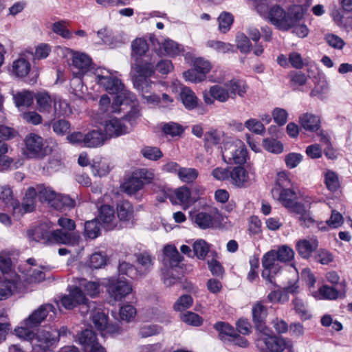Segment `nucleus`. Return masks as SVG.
I'll list each match as a JSON object with an SVG mask.
<instances>
[{
	"label": "nucleus",
	"instance_id": "41",
	"mask_svg": "<svg viewBox=\"0 0 352 352\" xmlns=\"http://www.w3.org/2000/svg\"><path fill=\"white\" fill-rule=\"evenodd\" d=\"M144 186V182L139 180L134 174L132 175L123 184V190L128 195L135 194Z\"/></svg>",
	"mask_w": 352,
	"mask_h": 352
},
{
	"label": "nucleus",
	"instance_id": "45",
	"mask_svg": "<svg viewBox=\"0 0 352 352\" xmlns=\"http://www.w3.org/2000/svg\"><path fill=\"white\" fill-rule=\"evenodd\" d=\"M236 47L242 54H248L252 48L250 38L243 32H239L235 38Z\"/></svg>",
	"mask_w": 352,
	"mask_h": 352
},
{
	"label": "nucleus",
	"instance_id": "11",
	"mask_svg": "<svg viewBox=\"0 0 352 352\" xmlns=\"http://www.w3.org/2000/svg\"><path fill=\"white\" fill-rule=\"evenodd\" d=\"M221 219V214L216 208H212L208 212H199L192 217V221L203 230L213 227L214 224Z\"/></svg>",
	"mask_w": 352,
	"mask_h": 352
},
{
	"label": "nucleus",
	"instance_id": "15",
	"mask_svg": "<svg viewBox=\"0 0 352 352\" xmlns=\"http://www.w3.org/2000/svg\"><path fill=\"white\" fill-rule=\"evenodd\" d=\"M183 260V256L179 254L175 246L166 245L163 250L162 263L163 267L174 270L178 267Z\"/></svg>",
	"mask_w": 352,
	"mask_h": 352
},
{
	"label": "nucleus",
	"instance_id": "23",
	"mask_svg": "<svg viewBox=\"0 0 352 352\" xmlns=\"http://www.w3.org/2000/svg\"><path fill=\"white\" fill-rule=\"evenodd\" d=\"M0 201L6 206L12 207L14 215H16V210H21L19 203L14 199L12 190L8 185L0 186Z\"/></svg>",
	"mask_w": 352,
	"mask_h": 352
},
{
	"label": "nucleus",
	"instance_id": "40",
	"mask_svg": "<svg viewBox=\"0 0 352 352\" xmlns=\"http://www.w3.org/2000/svg\"><path fill=\"white\" fill-rule=\"evenodd\" d=\"M158 44L160 45V52L164 55L174 56L180 52L179 45L170 38L164 39L161 43H158Z\"/></svg>",
	"mask_w": 352,
	"mask_h": 352
},
{
	"label": "nucleus",
	"instance_id": "6",
	"mask_svg": "<svg viewBox=\"0 0 352 352\" xmlns=\"http://www.w3.org/2000/svg\"><path fill=\"white\" fill-rule=\"evenodd\" d=\"M96 69V82L102 86L110 94H118L123 91L125 98H128L130 101L135 100V96L130 91L124 90V85L120 79L116 77L104 75L103 72H98Z\"/></svg>",
	"mask_w": 352,
	"mask_h": 352
},
{
	"label": "nucleus",
	"instance_id": "55",
	"mask_svg": "<svg viewBox=\"0 0 352 352\" xmlns=\"http://www.w3.org/2000/svg\"><path fill=\"white\" fill-rule=\"evenodd\" d=\"M234 21L233 16L228 12H223L218 17L219 29L223 33L230 30Z\"/></svg>",
	"mask_w": 352,
	"mask_h": 352
},
{
	"label": "nucleus",
	"instance_id": "57",
	"mask_svg": "<svg viewBox=\"0 0 352 352\" xmlns=\"http://www.w3.org/2000/svg\"><path fill=\"white\" fill-rule=\"evenodd\" d=\"M181 320L187 324L199 327L202 324L203 320L197 314L187 311L181 315Z\"/></svg>",
	"mask_w": 352,
	"mask_h": 352
},
{
	"label": "nucleus",
	"instance_id": "27",
	"mask_svg": "<svg viewBox=\"0 0 352 352\" xmlns=\"http://www.w3.org/2000/svg\"><path fill=\"white\" fill-rule=\"evenodd\" d=\"M105 134L99 130H93L85 134V146L95 148L104 144Z\"/></svg>",
	"mask_w": 352,
	"mask_h": 352
},
{
	"label": "nucleus",
	"instance_id": "51",
	"mask_svg": "<svg viewBox=\"0 0 352 352\" xmlns=\"http://www.w3.org/2000/svg\"><path fill=\"white\" fill-rule=\"evenodd\" d=\"M275 252L280 263L289 262L294 257V250L286 245L280 246L278 250H275Z\"/></svg>",
	"mask_w": 352,
	"mask_h": 352
},
{
	"label": "nucleus",
	"instance_id": "20",
	"mask_svg": "<svg viewBox=\"0 0 352 352\" xmlns=\"http://www.w3.org/2000/svg\"><path fill=\"white\" fill-rule=\"evenodd\" d=\"M10 93L14 103L18 109L21 107L28 108L33 104L34 94L32 91L26 89L18 91L11 90Z\"/></svg>",
	"mask_w": 352,
	"mask_h": 352
},
{
	"label": "nucleus",
	"instance_id": "36",
	"mask_svg": "<svg viewBox=\"0 0 352 352\" xmlns=\"http://www.w3.org/2000/svg\"><path fill=\"white\" fill-rule=\"evenodd\" d=\"M76 236L71 232L63 230L52 231V244H71L76 241Z\"/></svg>",
	"mask_w": 352,
	"mask_h": 352
},
{
	"label": "nucleus",
	"instance_id": "63",
	"mask_svg": "<svg viewBox=\"0 0 352 352\" xmlns=\"http://www.w3.org/2000/svg\"><path fill=\"white\" fill-rule=\"evenodd\" d=\"M325 184L331 192H335L338 189L339 181L337 175L334 172L331 170L327 172L325 174Z\"/></svg>",
	"mask_w": 352,
	"mask_h": 352
},
{
	"label": "nucleus",
	"instance_id": "26",
	"mask_svg": "<svg viewBox=\"0 0 352 352\" xmlns=\"http://www.w3.org/2000/svg\"><path fill=\"white\" fill-rule=\"evenodd\" d=\"M33 240L44 245H51L52 231H50L46 225H41L32 231Z\"/></svg>",
	"mask_w": 352,
	"mask_h": 352
},
{
	"label": "nucleus",
	"instance_id": "62",
	"mask_svg": "<svg viewBox=\"0 0 352 352\" xmlns=\"http://www.w3.org/2000/svg\"><path fill=\"white\" fill-rule=\"evenodd\" d=\"M52 129L57 135H63L69 131L70 123L66 120L60 119L52 123Z\"/></svg>",
	"mask_w": 352,
	"mask_h": 352
},
{
	"label": "nucleus",
	"instance_id": "46",
	"mask_svg": "<svg viewBox=\"0 0 352 352\" xmlns=\"http://www.w3.org/2000/svg\"><path fill=\"white\" fill-rule=\"evenodd\" d=\"M135 70L141 78L146 79L154 74L155 66L153 63L142 61L135 65Z\"/></svg>",
	"mask_w": 352,
	"mask_h": 352
},
{
	"label": "nucleus",
	"instance_id": "37",
	"mask_svg": "<svg viewBox=\"0 0 352 352\" xmlns=\"http://www.w3.org/2000/svg\"><path fill=\"white\" fill-rule=\"evenodd\" d=\"M225 87L228 90L231 98H234L236 94L243 96L247 91L246 84L239 80H231L225 84Z\"/></svg>",
	"mask_w": 352,
	"mask_h": 352
},
{
	"label": "nucleus",
	"instance_id": "10",
	"mask_svg": "<svg viewBox=\"0 0 352 352\" xmlns=\"http://www.w3.org/2000/svg\"><path fill=\"white\" fill-rule=\"evenodd\" d=\"M77 339L85 352H106V349L98 343L96 334L92 330L82 331L78 334Z\"/></svg>",
	"mask_w": 352,
	"mask_h": 352
},
{
	"label": "nucleus",
	"instance_id": "24",
	"mask_svg": "<svg viewBox=\"0 0 352 352\" xmlns=\"http://www.w3.org/2000/svg\"><path fill=\"white\" fill-rule=\"evenodd\" d=\"M92 322L95 327L102 331L107 328V331L110 333H118L119 327L118 325L107 326V316L105 314L100 311L95 312L92 314Z\"/></svg>",
	"mask_w": 352,
	"mask_h": 352
},
{
	"label": "nucleus",
	"instance_id": "31",
	"mask_svg": "<svg viewBox=\"0 0 352 352\" xmlns=\"http://www.w3.org/2000/svg\"><path fill=\"white\" fill-rule=\"evenodd\" d=\"M318 243L317 240L311 241L304 239L299 241L296 244L297 252L303 258H308L311 253L316 250Z\"/></svg>",
	"mask_w": 352,
	"mask_h": 352
},
{
	"label": "nucleus",
	"instance_id": "64",
	"mask_svg": "<svg viewBox=\"0 0 352 352\" xmlns=\"http://www.w3.org/2000/svg\"><path fill=\"white\" fill-rule=\"evenodd\" d=\"M142 155L150 160H157L162 157V151L157 147L145 146L141 151Z\"/></svg>",
	"mask_w": 352,
	"mask_h": 352
},
{
	"label": "nucleus",
	"instance_id": "52",
	"mask_svg": "<svg viewBox=\"0 0 352 352\" xmlns=\"http://www.w3.org/2000/svg\"><path fill=\"white\" fill-rule=\"evenodd\" d=\"M80 289L83 288L85 294L91 297L96 296L100 293V285L97 282L87 281L83 279L80 283Z\"/></svg>",
	"mask_w": 352,
	"mask_h": 352
},
{
	"label": "nucleus",
	"instance_id": "29",
	"mask_svg": "<svg viewBox=\"0 0 352 352\" xmlns=\"http://www.w3.org/2000/svg\"><path fill=\"white\" fill-rule=\"evenodd\" d=\"M229 175L230 182L234 186L241 188L245 186V182L248 181V174L246 170L241 166L233 168Z\"/></svg>",
	"mask_w": 352,
	"mask_h": 352
},
{
	"label": "nucleus",
	"instance_id": "22",
	"mask_svg": "<svg viewBox=\"0 0 352 352\" xmlns=\"http://www.w3.org/2000/svg\"><path fill=\"white\" fill-rule=\"evenodd\" d=\"M106 132L105 136L108 135L110 138L118 137L129 132L128 127L123 124L121 120L117 118H111L109 120L104 126Z\"/></svg>",
	"mask_w": 352,
	"mask_h": 352
},
{
	"label": "nucleus",
	"instance_id": "12",
	"mask_svg": "<svg viewBox=\"0 0 352 352\" xmlns=\"http://www.w3.org/2000/svg\"><path fill=\"white\" fill-rule=\"evenodd\" d=\"M26 155L28 157H40L43 155V139L42 137L30 133L25 139Z\"/></svg>",
	"mask_w": 352,
	"mask_h": 352
},
{
	"label": "nucleus",
	"instance_id": "2",
	"mask_svg": "<svg viewBox=\"0 0 352 352\" xmlns=\"http://www.w3.org/2000/svg\"><path fill=\"white\" fill-rule=\"evenodd\" d=\"M304 13L300 6H294L285 12L282 7L276 5L270 8L267 12V19L272 24L280 30L287 31L295 25Z\"/></svg>",
	"mask_w": 352,
	"mask_h": 352
},
{
	"label": "nucleus",
	"instance_id": "56",
	"mask_svg": "<svg viewBox=\"0 0 352 352\" xmlns=\"http://www.w3.org/2000/svg\"><path fill=\"white\" fill-rule=\"evenodd\" d=\"M244 125L249 131L257 135H263L265 131L263 124L254 118L246 120Z\"/></svg>",
	"mask_w": 352,
	"mask_h": 352
},
{
	"label": "nucleus",
	"instance_id": "18",
	"mask_svg": "<svg viewBox=\"0 0 352 352\" xmlns=\"http://www.w3.org/2000/svg\"><path fill=\"white\" fill-rule=\"evenodd\" d=\"M319 293L322 299L332 300L338 298H344L346 294V286L344 282H342L338 288L324 285L320 287Z\"/></svg>",
	"mask_w": 352,
	"mask_h": 352
},
{
	"label": "nucleus",
	"instance_id": "49",
	"mask_svg": "<svg viewBox=\"0 0 352 352\" xmlns=\"http://www.w3.org/2000/svg\"><path fill=\"white\" fill-rule=\"evenodd\" d=\"M198 170L194 168L182 167L178 172L179 179L185 183L193 182L198 177Z\"/></svg>",
	"mask_w": 352,
	"mask_h": 352
},
{
	"label": "nucleus",
	"instance_id": "44",
	"mask_svg": "<svg viewBox=\"0 0 352 352\" xmlns=\"http://www.w3.org/2000/svg\"><path fill=\"white\" fill-rule=\"evenodd\" d=\"M193 256H196L200 260H204L208 254L210 246L206 241L203 239L197 240L192 245Z\"/></svg>",
	"mask_w": 352,
	"mask_h": 352
},
{
	"label": "nucleus",
	"instance_id": "9",
	"mask_svg": "<svg viewBox=\"0 0 352 352\" xmlns=\"http://www.w3.org/2000/svg\"><path fill=\"white\" fill-rule=\"evenodd\" d=\"M279 263L280 262L277 258L275 250L267 252L262 258V266L263 267L262 276L275 287H277V285L274 282V276L277 274L281 269Z\"/></svg>",
	"mask_w": 352,
	"mask_h": 352
},
{
	"label": "nucleus",
	"instance_id": "50",
	"mask_svg": "<svg viewBox=\"0 0 352 352\" xmlns=\"http://www.w3.org/2000/svg\"><path fill=\"white\" fill-rule=\"evenodd\" d=\"M132 55L142 56L148 50L147 42L142 38H137L131 43Z\"/></svg>",
	"mask_w": 352,
	"mask_h": 352
},
{
	"label": "nucleus",
	"instance_id": "38",
	"mask_svg": "<svg viewBox=\"0 0 352 352\" xmlns=\"http://www.w3.org/2000/svg\"><path fill=\"white\" fill-rule=\"evenodd\" d=\"M175 196L184 207L188 208L195 202L190 196V190L188 187L183 186L175 190Z\"/></svg>",
	"mask_w": 352,
	"mask_h": 352
},
{
	"label": "nucleus",
	"instance_id": "13",
	"mask_svg": "<svg viewBox=\"0 0 352 352\" xmlns=\"http://www.w3.org/2000/svg\"><path fill=\"white\" fill-rule=\"evenodd\" d=\"M21 286L20 276L13 274L10 278L7 277L3 280L0 287V300H3L19 292Z\"/></svg>",
	"mask_w": 352,
	"mask_h": 352
},
{
	"label": "nucleus",
	"instance_id": "8",
	"mask_svg": "<svg viewBox=\"0 0 352 352\" xmlns=\"http://www.w3.org/2000/svg\"><path fill=\"white\" fill-rule=\"evenodd\" d=\"M132 291L131 285L126 280L111 278L109 279L107 292L111 303L122 300Z\"/></svg>",
	"mask_w": 352,
	"mask_h": 352
},
{
	"label": "nucleus",
	"instance_id": "5",
	"mask_svg": "<svg viewBox=\"0 0 352 352\" xmlns=\"http://www.w3.org/2000/svg\"><path fill=\"white\" fill-rule=\"evenodd\" d=\"M223 160L228 164H243L246 162L247 149L239 140L228 141L221 148Z\"/></svg>",
	"mask_w": 352,
	"mask_h": 352
},
{
	"label": "nucleus",
	"instance_id": "3",
	"mask_svg": "<svg viewBox=\"0 0 352 352\" xmlns=\"http://www.w3.org/2000/svg\"><path fill=\"white\" fill-rule=\"evenodd\" d=\"M256 345L262 352H283L285 349L293 351V343L289 339L274 335L270 329L258 335Z\"/></svg>",
	"mask_w": 352,
	"mask_h": 352
},
{
	"label": "nucleus",
	"instance_id": "17",
	"mask_svg": "<svg viewBox=\"0 0 352 352\" xmlns=\"http://www.w3.org/2000/svg\"><path fill=\"white\" fill-rule=\"evenodd\" d=\"M87 299L78 287H75L72 289L69 295L64 296L61 300V305L67 309H72L78 305L86 304Z\"/></svg>",
	"mask_w": 352,
	"mask_h": 352
},
{
	"label": "nucleus",
	"instance_id": "54",
	"mask_svg": "<svg viewBox=\"0 0 352 352\" xmlns=\"http://www.w3.org/2000/svg\"><path fill=\"white\" fill-rule=\"evenodd\" d=\"M65 24L66 21L63 20L55 22L52 24V30L55 34L63 38H72V33L67 28Z\"/></svg>",
	"mask_w": 352,
	"mask_h": 352
},
{
	"label": "nucleus",
	"instance_id": "53",
	"mask_svg": "<svg viewBox=\"0 0 352 352\" xmlns=\"http://www.w3.org/2000/svg\"><path fill=\"white\" fill-rule=\"evenodd\" d=\"M54 115L57 117L67 116L72 112L69 103L65 100L54 101Z\"/></svg>",
	"mask_w": 352,
	"mask_h": 352
},
{
	"label": "nucleus",
	"instance_id": "25",
	"mask_svg": "<svg viewBox=\"0 0 352 352\" xmlns=\"http://www.w3.org/2000/svg\"><path fill=\"white\" fill-rule=\"evenodd\" d=\"M99 219L103 223L104 228L111 230L115 228L113 221L115 219L113 208L109 205H102L99 208Z\"/></svg>",
	"mask_w": 352,
	"mask_h": 352
},
{
	"label": "nucleus",
	"instance_id": "7",
	"mask_svg": "<svg viewBox=\"0 0 352 352\" xmlns=\"http://www.w3.org/2000/svg\"><path fill=\"white\" fill-rule=\"evenodd\" d=\"M70 66L74 76L78 79L89 72H96L92 65L91 58L84 53H73Z\"/></svg>",
	"mask_w": 352,
	"mask_h": 352
},
{
	"label": "nucleus",
	"instance_id": "16",
	"mask_svg": "<svg viewBox=\"0 0 352 352\" xmlns=\"http://www.w3.org/2000/svg\"><path fill=\"white\" fill-rule=\"evenodd\" d=\"M203 98L206 104H212L215 100L221 102H226L230 98V94L226 87L216 85L212 86L208 92H204Z\"/></svg>",
	"mask_w": 352,
	"mask_h": 352
},
{
	"label": "nucleus",
	"instance_id": "42",
	"mask_svg": "<svg viewBox=\"0 0 352 352\" xmlns=\"http://www.w3.org/2000/svg\"><path fill=\"white\" fill-rule=\"evenodd\" d=\"M75 205V199H72L69 195L56 194L52 206H53L56 210H60L64 208H74Z\"/></svg>",
	"mask_w": 352,
	"mask_h": 352
},
{
	"label": "nucleus",
	"instance_id": "60",
	"mask_svg": "<svg viewBox=\"0 0 352 352\" xmlns=\"http://www.w3.org/2000/svg\"><path fill=\"white\" fill-rule=\"evenodd\" d=\"M194 69L206 79V74L211 69V65L209 61L202 58H197L194 60Z\"/></svg>",
	"mask_w": 352,
	"mask_h": 352
},
{
	"label": "nucleus",
	"instance_id": "59",
	"mask_svg": "<svg viewBox=\"0 0 352 352\" xmlns=\"http://www.w3.org/2000/svg\"><path fill=\"white\" fill-rule=\"evenodd\" d=\"M162 131L166 135L175 137L181 135L184 132V129L182 125L170 122L164 124Z\"/></svg>",
	"mask_w": 352,
	"mask_h": 352
},
{
	"label": "nucleus",
	"instance_id": "1",
	"mask_svg": "<svg viewBox=\"0 0 352 352\" xmlns=\"http://www.w3.org/2000/svg\"><path fill=\"white\" fill-rule=\"evenodd\" d=\"M56 315V308L52 304H44L34 310L28 318L24 320L23 326L15 329L16 335L27 341H30L33 348L34 340L36 337L30 329L38 326L47 317L53 320Z\"/></svg>",
	"mask_w": 352,
	"mask_h": 352
},
{
	"label": "nucleus",
	"instance_id": "34",
	"mask_svg": "<svg viewBox=\"0 0 352 352\" xmlns=\"http://www.w3.org/2000/svg\"><path fill=\"white\" fill-rule=\"evenodd\" d=\"M299 119L301 126L307 131H316L320 128V118L315 115L304 113Z\"/></svg>",
	"mask_w": 352,
	"mask_h": 352
},
{
	"label": "nucleus",
	"instance_id": "48",
	"mask_svg": "<svg viewBox=\"0 0 352 352\" xmlns=\"http://www.w3.org/2000/svg\"><path fill=\"white\" fill-rule=\"evenodd\" d=\"M37 190L38 192V198L41 201H47L52 206L56 193L50 187H46L43 184L37 185Z\"/></svg>",
	"mask_w": 352,
	"mask_h": 352
},
{
	"label": "nucleus",
	"instance_id": "19",
	"mask_svg": "<svg viewBox=\"0 0 352 352\" xmlns=\"http://www.w3.org/2000/svg\"><path fill=\"white\" fill-rule=\"evenodd\" d=\"M138 266L136 267L140 276L147 274L153 268L155 257L147 251L135 254Z\"/></svg>",
	"mask_w": 352,
	"mask_h": 352
},
{
	"label": "nucleus",
	"instance_id": "61",
	"mask_svg": "<svg viewBox=\"0 0 352 352\" xmlns=\"http://www.w3.org/2000/svg\"><path fill=\"white\" fill-rule=\"evenodd\" d=\"M263 146L269 152L274 153H280L283 151V144L274 139H265L263 140Z\"/></svg>",
	"mask_w": 352,
	"mask_h": 352
},
{
	"label": "nucleus",
	"instance_id": "28",
	"mask_svg": "<svg viewBox=\"0 0 352 352\" xmlns=\"http://www.w3.org/2000/svg\"><path fill=\"white\" fill-rule=\"evenodd\" d=\"M133 205L126 200L120 201L117 204L118 217L122 221H130L133 219Z\"/></svg>",
	"mask_w": 352,
	"mask_h": 352
},
{
	"label": "nucleus",
	"instance_id": "35",
	"mask_svg": "<svg viewBox=\"0 0 352 352\" xmlns=\"http://www.w3.org/2000/svg\"><path fill=\"white\" fill-rule=\"evenodd\" d=\"M214 328L218 331L219 338L223 341H231L236 335V331L233 327L225 322H218L214 325Z\"/></svg>",
	"mask_w": 352,
	"mask_h": 352
},
{
	"label": "nucleus",
	"instance_id": "43",
	"mask_svg": "<svg viewBox=\"0 0 352 352\" xmlns=\"http://www.w3.org/2000/svg\"><path fill=\"white\" fill-rule=\"evenodd\" d=\"M118 270L119 275H124L132 279L140 276L138 269L130 263L126 261L120 262Z\"/></svg>",
	"mask_w": 352,
	"mask_h": 352
},
{
	"label": "nucleus",
	"instance_id": "33",
	"mask_svg": "<svg viewBox=\"0 0 352 352\" xmlns=\"http://www.w3.org/2000/svg\"><path fill=\"white\" fill-rule=\"evenodd\" d=\"M31 65L28 60L24 58H20L12 63V74L18 78L25 77L30 71Z\"/></svg>",
	"mask_w": 352,
	"mask_h": 352
},
{
	"label": "nucleus",
	"instance_id": "58",
	"mask_svg": "<svg viewBox=\"0 0 352 352\" xmlns=\"http://www.w3.org/2000/svg\"><path fill=\"white\" fill-rule=\"evenodd\" d=\"M0 272L3 275V279L7 277L11 278V276L15 272L12 271V261L10 257L0 256Z\"/></svg>",
	"mask_w": 352,
	"mask_h": 352
},
{
	"label": "nucleus",
	"instance_id": "4",
	"mask_svg": "<svg viewBox=\"0 0 352 352\" xmlns=\"http://www.w3.org/2000/svg\"><path fill=\"white\" fill-rule=\"evenodd\" d=\"M69 331L66 327H62L58 330L39 331L33 342V351L34 352H51L47 350L54 345L61 337L67 336Z\"/></svg>",
	"mask_w": 352,
	"mask_h": 352
},
{
	"label": "nucleus",
	"instance_id": "14",
	"mask_svg": "<svg viewBox=\"0 0 352 352\" xmlns=\"http://www.w3.org/2000/svg\"><path fill=\"white\" fill-rule=\"evenodd\" d=\"M252 321L255 328L260 333L266 332L269 329L265 325L267 309L261 302H256L252 308Z\"/></svg>",
	"mask_w": 352,
	"mask_h": 352
},
{
	"label": "nucleus",
	"instance_id": "47",
	"mask_svg": "<svg viewBox=\"0 0 352 352\" xmlns=\"http://www.w3.org/2000/svg\"><path fill=\"white\" fill-rule=\"evenodd\" d=\"M100 234V223L97 219L88 221L85 224V235L89 239H94Z\"/></svg>",
	"mask_w": 352,
	"mask_h": 352
},
{
	"label": "nucleus",
	"instance_id": "21",
	"mask_svg": "<svg viewBox=\"0 0 352 352\" xmlns=\"http://www.w3.org/2000/svg\"><path fill=\"white\" fill-rule=\"evenodd\" d=\"M272 194L274 197H277L278 200L287 208L292 206L297 198L295 192L289 188L274 187L272 190Z\"/></svg>",
	"mask_w": 352,
	"mask_h": 352
},
{
	"label": "nucleus",
	"instance_id": "39",
	"mask_svg": "<svg viewBox=\"0 0 352 352\" xmlns=\"http://www.w3.org/2000/svg\"><path fill=\"white\" fill-rule=\"evenodd\" d=\"M136 310L131 305L122 306L118 312L112 311V316L118 320L130 321L135 316Z\"/></svg>",
	"mask_w": 352,
	"mask_h": 352
},
{
	"label": "nucleus",
	"instance_id": "32",
	"mask_svg": "<svg viewBox=\"0 0 352 352\" xmlns=\"http://www.w3.org/2000/svg\"><path fill=\"white\" fill-rule=\"evenodd\" d=\"M36 99L37 109L41 113H50L52 109V99L46 91L38 92L34 96Z\"/></svg>",
	"mask_w": 352,
	"mask_h": 352
},
{
	"label": "nucleus",
	"instance_id": "30",
	"mask_svg": "<svg viewBox=\"0 0 352 352\" xmlns=\"http://www.w3.org/2000/svg\"><path fill=\"white\" fill-rule=\"evenodd\" d=\"M181 100L186 109L192 110L198 105V98L189 87H184L180 93Z\"/></svg>",
	"mask_w": 352,
	"mask_h": 352
}]
</instances>
